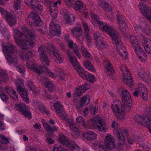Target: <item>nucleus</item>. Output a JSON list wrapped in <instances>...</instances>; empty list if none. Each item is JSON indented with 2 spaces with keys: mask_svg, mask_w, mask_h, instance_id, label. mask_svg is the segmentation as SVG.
<instances>
[{
  "mask_svg": "<svg viewBox=\"0 0 151 151\" xmlns=\"http://www.w3.org/2000/svg\"><path fill=\"white\" fill-rule=\"evenodd\" d=\"M23 33L21 32L17 29H14V37L16 44L19 46L22 50L20 52L19 56L22 60H26L27 61L26 64V67L31 70L40 75L44 71L45 67H42L40 65H37L33 60H28V59L31 58L32 53L28 51V48H31L34 46L35 42L32 41H28L26 39L28 38L31 40H35V35L34 33L33 30L30 31L27 27H23L22 28Z\"/></svg>",
  "mask_w": 151,
  "mask_h": 151,
  "instance_id": "obj_1",
  "label": "nucleus"
},
{
  "mask_svg": "<svg viewBox=\"0 0 151 151\" xmlns=\"http://www.w3.org/2000/svg\"><path fill=\"white\" fill-rule=\"evenodd\" d=\"M48 48L42 45L38 47V52L40 53V58L42 60L43 64L48 65L50 61L47 56L46 51L50 52V55L52 56L56 62L60 63L62 62L63 58L60 52L54 48L53 45L50 44L48 45Z\"/></svg>",
  "mask_w": 151,
  "mask_h": 151,
  "instance_id": "obj_2",
  "label": "nucleus"
},
{
  "mask_svg": "<svg viewBox=\"0 0 151 151\" xmlns=\"http://www.w3.org/2000/svg\"><path fill=\"white\" fill-rule=\"evenodd\" d=\"M15 47L12 44L6 45L3 47V51L8 62L11 65L16 66L18 69L21 75H24L25 73V69L24 67L19 64L17 56L14 53L16 50Z\"/></svg>",
  "mask_w": 151,
  "mask_h": 151,
  "instance_id": "obj_3",
  "label": "nucleus"
},
{
  "mask_svg": "<svg viewBox=\"0 0 151 151\" xmlns=\"http://www.w3.org/2000/svg\"><path fill=\"white\" fill-rule=\"evenodd\" d=\"M114 47H116L117 52L123 58L126 59L128 53L125 48L123 45L119 38L118 33L111 37Z\"/></svg>",
  "mask_w": 151,
  "mask_h": 151,
  "instance_id": "obj_4",
  "label": "nucleus"
},
{
  "mask_svg": "<svg viewBox=\"0 0 151 151\" xmlns=\"http://www.w3.org/2000/svg\"><path fill=\"white\" fill-rule=\"evenodd\" d=\"M67 55L69 60L72 64L74 68L82 78H85L88 74V72L85 71L79 65L76 57L71 53V51L68 50Z\"/></svg>",
  "mask_w": 151,
  "mask_h": 151,
  "instance_id": "obj_5",
  "label": "nucleus"
},
{
  "mask_svg": "<svg viewBox=\"0 0 151 151\" xmlns=\"http://www.w3.org/2000/svg\"><path fill=\"white\" fill-rule=\"evenodd\" d=\"M67 55L69 60L72 64L74 68L82 78H85L88 74V72L85 71L79 65L76 57L71 53V51L68 50Z\"/></svg>",
  "mask_w": 151,
  "mask_h": 151,
  "instance_id": "obj_6",
  "label": "nucleus"
},
{
  "mask_svg": "<svg viewBox=\"0 0 151 151\" xmlns=\"http://www.w3.org/2000/svg\"><path fill=\"white\" fill-rule=\"evenodd\" d=\"M67 55L69 60L72 64L74 68L82 78H85L88 74V72L85 71L79 65L76 57L71 53V51L68 50Z\"/></svg>",
  "mask_w": 151,
  "mask_h": 151,
  "instance_id": "obj_7",
  "label": "nucleus"
},
{
  "mask_svg": "<svg viewBox=\"0 0 151 151\" xmlns=\"http://www.w3.org/2000/svg\"><path fill=\"white\" fill-rule=\"evenodd\" d=\"M65 3L69 7H73L76 10L80 12H84L86 9L85 5L82 1L76 0H63Z\"/></svg>",
  "mask_w": 151,
  "mask_h": 151,
  "instance_id": "obj_8",
  "label": "nucleus"
},
{
  "mask_svg": "<svg viewBox=\"0 0 151 151\" xmlns=\"http://www.w3.org/2000/svg\"><path fill=\"white\" fill-rule=\"evenodd\" d=\"M93 120V119H91L89 121L88 125L89 127H87L88 128L97 129L99 131L102 132L106 131L105 122L103 119H99L98 120L97 123Z\"/></svg>",
  "mask_w": 151,
  "mask_h": 151,
  "instance_id": "obj_9",
  "label": "nucleus"
},
{
  "mask_svg": "<svg viewBox=\"0 0 151 151\" xmlns=\"http://www.w3.org/2000/svg\"><path fill=\"white\" fill-rule=\"evenodd\" d=\"M137 85L138 88L133 93V95L137 97L140 95L144 100H147L148 98V92L147 88L141 83H138Z\"/></svg>",
  "mask_w": 151,
  "mask_h": 151,
  "instance_id": "obj_10",
  "label": "nucleus"
},
{
  "mask_svg": "<svg viewBox=\"0 0 151 151\" xmlns=\"http://www.w3.org/2000/svg\"><path fill=\"white\" fill-rule=\"evenodd\" d=\"M99 22L97 24L99 26V29L107 33L111 37L118 33L111 26H109L102 21Z\"/></svg>",
  "mask_w": 151,
  "mask_h": 151,
  "instance_id": "obj_11",
  "label": "nucleus"
},
{
  "mask_svg": "<svg viewBox=\"0 0 151 151\" xmlns=\"http://www.w3.org/2000/svg\"><path fill=\"white\" fill-rule=\"evenodd\" d=\"M99 22L97 24L99 26V29L107 33L111 37L118 33L111 26H109L102 21Z\"/></svg>",
  "mask_w": 151,
  "mask_h": 151,
  "instance_id": "obj_12",
  "label": "nucleus"
},
{
  "mask_svg": "<svg viewBox=\"0 0 151 151\" xmlns=\"http://www.w3.org/2000/svg\"><path fill=\"white\" fill-rule=\"evenodd\" d=\"M114 134H116L118 145L120 147V146H123L125 142L124 135L127 136L128 135V132L127 130L126 129H124L122 131L120 129L119 130L116 129L114 130Z\"/></svg>",
  "mask_w": 151,
  "mask_h": 151,
  "instance_id": "obj_13",
  "label": "nucleus"
},
{
  "mask_svg": "<svg viewBox=\"0 0 151 151\" xmlns=\"http://www.w3.org/2000/svg\"><path fill=\"white\" fill-rule=\"evenodd\" d=\"M134 121L145 127H148L150 123L151 125V118L148 116L145 115L142 116L138 114H136L134 117Z\"/></svg>",
  "mask_w": 151,
  "mask_h": 151,
  "instance_id": "obj_14",
  "label": "nucleus"
},
{
  "mask_svg": "<svg viewBox=\"0 0 151 151\" xmlns=\"http://www.w3.org/2000/svg\"><path fill=\"white\" fill-rule=\"evenodd\" d=\"M27 20L28 23L30 25H32L33 23L35 26L37 27L41 25L42 23L40 17L36 13L34 12L31 13Z\"/></svg>",
  "mask_w": 151,
  "mask_h": 151,
  "instance_id": "obj_15",
  "label": "nucleus"
},
{
  "mask_svg": "<svg viewBox=\"0 0 151 151\" xmlns=\"http://www.w3.org/2000/svg\"><path fill=\"white\" fill-rule=\"evenodd\" d=\"M104 145L105 148L109 151H111L117 148L114 138L109 134L105 137Z\"/></svg>",
  "mask_w": 151,
  "mask_h": 151,
  "instance_id": "obj_16",
  "label": "nucleus"
},
{
  "mask_svg": "<svg viewBox=\"0 0 151 151\" xmlns=\"http://www.w3.org/2000/svg\"><path fill=\"white\" fill-rule=\"evenodd\" d=\"M111 108L113 112L115 114L117 113L120 115L123 116L125 114L124 109L128 106H123L119 100H116L114 102L111 106Z\"/></svg>",
  "mask_w": 151,
  "mask_h": 151,
  "instance_id": "obj_17",
  "label": "nucleus"
},
{
  "mask_svg": "<svg viewBox=\"0 0 151 151\" xmlns=\"http://www.w3.org/2000/svg\"><path fill=\"white\" fill-rule=\"evenodd\" d=\"M72 34L81 43H82L83 39V31L81 26L80 24L78 25L73 27L71 30Z\"/></svg>",
  "mask_w": 151,
  "mask_h": 151,
  "instance_id": "obj_18",
  "label": "nucleus"
},
{
  "mask_svg": "<svg viewBox=\"0 0 151 151\" xmlns=\"http://www.w3.org/2000/svg\"><path fill=\"white\" fill-rule=\"evenodd\" d=\"M15 108L18 111H20L22 114L24 116L29 118H31V113L29 111L28 108L23 103H21L18 104H16Z\"/></svg>",
  "mask_w": 151,
  "mask_h": 151,
  "instance_id": "obj_19",
  "label": "nucleus"
},
{
  "mask_svg": "<svg viewBox=\"0 0 151 151\" xmlns=\"http://www.w3.org/2000/svg\"><path fill=\"white\" fill-rule=\"evenodd\" d=\"M49 27L50 29V34L52 36L59 35L61 34L60 28L59 25L57 23L54 22L52 20L49 25Z\"/></svg>",
  "mask_w": 151,
  "mask_h": 151,
  "instance_id": "obj_20",
  "label": "nucleus"
},
{
  "mask_svg": "<svg viewBox=\"0 0 151 151\" xmlns=\"http://www.w3.org/2000/svg\"><path fill=\"white\" fill-rule=\"evenodd\" d=\"M59 142L62 145L66 147H71L73 150L76 149H77L76 151L79 150L80 149L77 145L73 144L72 143H70L69 140L66 137L63 135H60L59 138Z\"/></svg>",
  "mask_w": 151,
  "mask_h": 151,
  "instance_id": "obj_21",
  "label": "nucleus"
},
{
  "mask_svg": "<svg viewBox=\"0 0 151 151\" xmlns=\"http://www.w3.org/2000/svg\"><path fill=\"white\" fill-rule=\"evenodd\" d=\"M122 94L123 103L125 106H130L132 100L129 92L127 90L123 89L122 91Z\"/></svg>",
  "mask_w": 151,
  "mask_h": 151,
  "instance_id": "obj_22",
  "label": "nucleus"
},
{
  "mask_svg": "<svg viewBox=\"0 0 151 151\" xmlns=\"http://www.w3.org/2000/svg\"><path fill=\"white\" fill-rule=\"evenodd\" d=\"M17 91L21 95L23 100L26 103H29V99L28 98V93L26 89L22 88L20 86H18L17 87Z\"/></svg>",
  "mask_w": 151,
  "mask_h": 151,
  "instance_id": "obj_23",
  "label": "nucleus"
},
{
  "mask_svg": "<svg viewBox=\"0 0 151 151\" xmlns=\"http://www.w3.org/2000/svg\"><path fill=\"white\" fill-rule=\"evenodd\" d=\"M134 48L135 49V52L140 60L142 61H145L147 57L142 49L139 46Z\"/></svg>",
  "mask_w": 151,
  "mask_h": 151,
  "instance_id": "obj_24",
  "label": "nucleus"
},
{
  "mask_svg": "<svg viewBox=\"0 0 151 151\" xmlns=\"http://www.w3.org/2000/svg\"><path fill=\"white\" fill-rule=\"evenodd\" d=\"M4 89L13 100H18V95L16 93L15 91L12 88L7 86L4 87Z\"/></svg>",
  "mask_w": 151,
  "mask_h": 151,
  "instance_id": "obj_25",
  "label": "nucleus"
},
{
  "mask_svg": "<svg viewBox=\"0 0 151 151\" xmlns=\"http://www.w3.org/2000/svg\"><path fill=\"white\" fill-rule=\"evenodd\" d=\"M122 81L124 83L128 86L131 88L133 87V80L130 73H129V75L127 76L124 73L122 78Z\"/></svg>",
  "mask_w": 151,
  "mask_h": 151,
  "instance_id": "obj_26",
  "label": "nucleus"
},
{
  "mask_svg": "<svg viewBox=\"0 0 151 151\" xmlns=\"http://www.w3.org/2000/svg\"><path fill=\"white\" fill-rule=\"evenodd\" d=\"M54 107L56 113L59 116H64L65 113L62 112V106L59 102H57L54 104Z\"/></svg>",
  "mask_w": 151,
  "mask_h": 151,
  "instance_id": "obj_27",
  "label": "nucleus"
},
{
  "mask_svg": "<svg viewBox=\"0 0 151 151\" xmlns=\"http://www.w3.org/2000/svg\"><path fill=\"white\" fill-rule=\"evenodd\" d=\"M98 3L104 10L111 13L112 7L104 1L99 0L98 1Z\"/></svg>",
  "mask_w": 151,
  "mask_h": 151,
  "instance_id": "obj_28",
  "label": "nucleus"
},
{
  "mask_svg": "<svg viewBox=\"0 0 151 151\" xmlns=\"http://www.w3.org/2000/svg\"><path fill=\"white\" fill-rule=\"evenodd\" d=\"M75 18V16L71 14H65L63 16L64 20L67 24H71L74 22Z\"/></svg>",
  "mask_w": 151,
  "mask_h": 151,
  "instance_id": "obj_29",
  "label": "nucleus"
},
{
  "mask_svg": "<svg viewBox=\"0 0 151 151\" xmlns=\"http://www.w3.org/2000/svg\"><path fill=\"white\" fill-rule=\"evenodd\" d=\"M145 26H147L145 24H143L140 25L136 24L134 25V28L136 31H138V32L142 31L143 32H146L148 34L150 32V29L147 28H142L143 27Z\"/></svg>",
  "mask_w": 151,
  "mask_h": 151,
  "instance_id": "obj_30",
  "label": "nucleus"
},
{
  "mask_svg": "<svg viewBox=\"0 0 151 151\" xmlns=\"http://www.w3.org/2000/svg\"><path fill=\"white\" fill-rule=\"evenodd\" d=\"M145 50L147 53H151V40L148 38L145 39L143 43Z\"/></svg>",
  "mask_w": 151,
  "mask_h": 151,
  "instance_id": "obj_31",
  "label": "nucleus"
},
{
  "mask_svg": "<svg viewBox=\"0 0 151 151\" xmlns=\"http://www.w3.org/2000/svg\"><path fill=\"white\" fill-rule=\"evenodd\" d=\"M138 6L139 9L144 15L149 11H151L150 8L147 7L145 4L142 1L139 3Z\"/></svg>",
  "mask_w": 151,
  "mask_h": 151,
  "instance_id": "obj_32",
  "label": "nucleus"
},
{
  "mask_svg": "<svg viewBox=\"0 0 151 151\" xmlns=\"http://www.w3.org/2000/svg\"><path fill=\"white\" fill-rule=\"evenodd\" d=\"M44 127L47 132H53L57 131L58 129V127L55 126L51 127L49 124L47 122L43 123Z\"/></svg>",
  "mask_w": 151,
  "mask_h": 151,
  "instance_id": "obj_33",
  "label": "nucleus"
},
{
  "mask_svg": "<svg viewBox=\"0 0 151 151\" xmlns=\"http://www.w3.org/2000/svg\"><path fill=\"white\" fill-rule=\"evenodd\" d=\"M82 24L84 29L85 35L86 38L89 40L90 38V34L89 33L90 29L88 27V24L86 22L84 21L82 22Z\"/></svg>",
  "mask_w": 151,
  "mask_h": 151,
  "instance_id": "obj_34",
  "label": "nucleus"
},
{
  "mask_svg": "<svg viewBox=\"0 0 151 151\" xmlns=\"http://www.w3.org/2000/svg\"><path fill=\"white\" fill-rule=\"evenodd\" d=\"M103 64L105 68L110 73H114V70L113 68V66L108 61H104Z\"/></svg>",
  "mask_w": 151,
  "mask_h": 151,
  "instance_id": "obj_35",
  "label": "nucleus"
},
{
  "mask_svg": "<svg viewBox=\"0 0 151 151\" xmlns=\"http://www.w3.org/2000/svg\"><path fill=\"white\" fill-rule=\"evenodd\" d=\"M84 65L86 68L90 71L93 72L95 71V69L91 63L89 61L85 60L84 61Z\"/></svg>",
  "mask_w": 151,
  "mask_h": 151,
  "instance_id": "obj_36",
  "label": "nucleus"
},
{
  "mask_svg": "<svg viewBox=\"0 0 151 151\" xmlns=\"http://www.w3.org/2000/svg\"><path fill=\"white\" fill-rule=\"evenodd\" d=\"M43 81H45L46 82L44 83L45 86L48 88L49 91H52L55 87L52 83L46 78H43Z\"/></svg>",
  "mask_w": 151,
  "mask_h": 151,
  "instance_id": "obj_37",
  "label": "nucleus"
},
{
  "mask_svg": "<svg viewBox=\"0 0 151 151\" xmlns=\"http://www.w3.org/2000/svg\"><path fill=\"white\" fill-rule=\"evenodd\" d=\"M130 41L132 46L135 48L139 46V43L137 39L133 35H131Z\"/></svg>",
  "mask_w": 151,
  "mask_h": 151,
  "instance_id": "obj_38",
  "label": "nucleus"
},
{
  "mask_svg": "<svg viewBox=\"0 0 151 151\" xmlns=\"http://www.w3.org/2000/svg\"><path fill=\"white\" fill-rule=\"evenodd\" d=\"M34 104V106H35L36 108L39 110L40 111H45L46 109L42 103L36 101L35 102Z\"/></svg>",
  "mask_w": 151,
  "mask_h": 151,
  "instance_id": "obj_39",
  "label": "nucleus"
},
{
  "mask_svg": "<svg viewBox=\"0 0 151 151\" xmlns=\"http://www.w3.org/2000/svg\"><path fill=\"white\" fill-rule=\"evenodd\" d=\"M90 101V96L88 95H86L81 98L80 104L81 105H87L89 103Z\"/></svg>",
  "mask_w": 151,
  "mask_h": 151,
  "instance_id": "obj_40",
  "label": "nucleus"
},
{
  "mask_svg": "<svg viewBox=\"0 0 151 151\" xmlns=\"http://www.w3.org/2000/svg\"><path fill=\"white\" fill-rule=\"evenodd\" d=\"M96 47L99 50H101L105 47V43L104 41L101 40L96 42Z\"/></svg>",
  "mask_w": 151,
  "mask_h": 151,
  "instance_id": "obj_41",
  "label": "nucleus"
},
{
  "mask_svg": "<svg viewBox=\"0 0 151 151\" xmlns=\"http://www.w3.org/2000/svg\"><path fill=\"white\" fill-rule=\"evenodd\" d=\"M138 75L140 78L142 79H146L148 77V74L147 73L142 69L139 70Z\"/></svg>",
  "mask_w": 151,
  "mask_h": 151,
  "instance_id": "obj_42",
  "label": "nucleus"
},
{
  "mask_svg": "<svg viewBox=\"0 0 151 151\" xmlns=\"http://www.w3.org/2000/svg\"><path fill=\"white\" fill-rule=\"evenodd\" d=\"M6 19L10 25H14L16 23V18L13 16L10 15Z\"/></svg>",
  "mask_w": 151,
  "mask_h": 151,
  "instance_id": "obj_43",
  "label": "nucleus"
},
{
  "mask_svg": "<svg viewBox=\"0 0 151 151\" xmlns=\"http://www.w3.org/2000/svg\"><path fill=\"white\" fill-rule=\"evenodd\" d=\"M85 78L88 81L91 83H93L96 81V79L94 76L88 72V74L86 75Z\"/></svg>",
  "mask_w": 151,
  "mask_h": 151,
  "instance_id": "obj_44",
  "label": "nucleus"
},
{
  "mask_svg": "<svg viewBox=\"0 0 151 151\" xmlns=\"http://www.w3.org/2000/svg\"><path fill=\"white\" fill-rule=\"evenodd\" d=\"M88 135L87 138L88 139L93 140L96 138V134L94 132L92 131H88L87 132Z\"/></svg>",
  "mask_w": 151,
  "mask_h": 151,
  "instance_id": "obj_45",
  "label": "nucleus"
},
{
  "mask_svg": "<svg viewBox=\"0 0 151 151\" xmlns=\"http://www.w3.org/2000/svg\"><path fill=\"white\" fill-rule=\"evenodd\" d=\"M76 122L77 124L82 125L85 128H87L85 125V120L82 116H78L77 117Z\"/></svg>",
  "mask_w": 151,
  "mask_h": 151,
  "instance_id": "obj_46",
  "label": "nucleus"
},
{
  "mask_svg": "<svg viewBox=\"0 0 151 151\" xmlns=\"http://www.w3.org/2000/svg\"><path fill=\"white\" fill-rule=\"evenodd\" d=\"M90 16L92 19L91 22L92 23L93 21H95L97 24L98 23L99 21H101L99 19L98 16L95 15V14L93 12H91Z\"/></svg>",
  "mask_w": 151,
  "mask_h": 151,
  "instance_id": "obj_47",
  "label": "nucleus"
},
{
  "mask_svg": "<svg viewBox=\"0 0 151 151\" xmlns=\"http://www.w3.org/2000/svg\"><path fill=\"white\" fill-rule=\"evenodd\" d=\"M119 68L122 73L123 76L124 73L127 76H128L129 73H130L128 68L124 65H122Z\"/></svg>",
  "mask_w": 151,
  "mask_h": 151,
  "instance_id": "obj_48",
  "label": "nucleus"
},
{
  "mask_svg": "<svg viewBox=\"0 0 151 151\" xmlns=\"http://www.w3.org/2000/svg\"><path fill=\"white\" fill-rule=\"evenodd\" d=\"M79 87L83 92L84 93L86 91L90 88V86L89 83H85L84 84L79 86Z\"/></svg>",
  "mask_w": 151,
  "mask_h": 151,
  "instance_id": "obj_49",
  "label": "nucleus"
},
{
  "mask_svg": "<svg viewBox=\"0 0 151 151\" xmlns=\"http://www.w3.org/2000/svg\"><path fill=\"white\" fill-rule=\"evenodd\" d=\"M72 49H73L74 52L75 54L79 58L81 57V55L79 52L78 47L76 45V44H74V46L73 48Z\"/></svg>",
  "mask_w": 151,
  "mask_h": 151,
  "instance_id": "obj_50",
  "label": "nucleus"
},
{
  "mask_svg": "<svg viewBox=\"0 0 151 151\" xmlns=\"http://www.w3.org/2000/svg\"><path fill=\"white\" fill-rule=\"evenodd\" d=\"M118 25L121 32L123 33H124L126 30V27H127V25L125 22L119 24Z\"/></svg>",
  "mask_w": 151,
  "mask_h": 151,
  "instance_id": "obj_51",
  "label": "nucleus"
},
{
  "mask_svg": "<svg viewBox=\"0 0 151 151\" xmlns=\"http://www.w3.org/2000/svg\"><path fill=\"white\" fill-rule=\"evenodd\" d=\"M0 12L1 13V15L3 18H4L6 19L11 14H8L7 11L5 10L3 8L0 7Z\"/></svg>",
  "mask_w": 151,
  "mask_h": 151,
  "instance_id": "obj_52",
  "label": "nucleus"
},
{
  "mask_svg": "<svg viewBox=\"0 0 151 151\" xmlns=\"http://www.w3.org/2000/svg\"><path fill=\"white\" fill-rule=\"evenodd\" d=\"M0 142L4 144H6L9 142L8 139L4 135L0 134Z\"/></svg>",
  "mask_w": 151,
  "mask_h": 151,
  "instance_id": "obj_53",
  "label": "nucleus"
},
{
  "mask_svg": "<svg viewBox=\"0 0 151 151\" xmlns=\"http://www.w3.org/2000/svg\"><path fill=\"white\" fill-rule=\"evenodd\" d=\"M59 3V4L60 3L59 1H57L56 2L53 4V5H52V6L50 9V11H53L54 12H56L58 13V9L57 7V4Z\"/></svg>",
  "mask_w": 151,
  "mask_h": 151,
  "instance_id": "obj_54",
  "label": "nucleus"
},
{
  "mask_svg": "<svg viewBox=\"0 0 151 151\" xmlns=\"http://www.w3.org/2000/svg\"><path fill=\"white\" fill-rule=\"evenodd\" d=\"M98 108L95 106H91L90 108V111L91 114L94 115L97 112Z\"/></svg>",
  "mask_w": 151,
  "mask_h": 151,
  "instance_id": "obj_55",
  "label": "nucleus"
},
{
  "mask_svg": "<svg viewBox=\"0 0 151 151\" xmlns=\"http://www.w3.org/2000/svg\"><path fill=\"white\" fill-rule=\"evenodd\" d=\"M83 93L79 86H78L75 90L74 92V95L75 96H78L82 95Z\"/></svg>",
  "mask_w": 151,
  "mask_h": 151,
  "instance_id": "obj_56",
  "label": "nucleus"
},
{
  "mask_svg": "<svg viewBox=\"0 0 151 151\" xmlns=\"http://www.w3.org/2000/svg\"><path fill=\"white\" fill-rule=\"evenodd\" d=\"M69 124L70 126V128L73 131H74L77 135H78V133H77L78 129H77L74 126L73 124V122L71 121L69 123Z\"/></svg>",
  "mask_w": 151,
  "mask_h": 151,
  "instance_id": "obj_57",
  "label": "nucleus"
},
{
  "mask_svg": "<svg viewBox=\"0 0 151 151\" xmlns=\"http://www.w3.org/2000/svg\"><path fill=\"white\" fill-rule=\"evenodd\" d=\"M21 0H14V6L16 10H18L20 7Z\"/></svg>",
  "mask_w": 151,
  "mask_h": 151,
  "instance_id": "obj_58",
  "label": "nucleus"
},
{
  "mask_svg": "<svg viewBox=\"0 0 151 151\" xmlns=\"http://www.w3.org/2000/svg\"><path fill=\"white\" fill-rule=\"evenodd\" d=\"M117 17L118 24L123 23L124 22H125L124 19V18L122 15L119 14L117 15Z\"/></svg>",
  "mask_w": 151,
  "mask_h": 151,
  "instance_id": "obj_59",
  "label": "nucleus"
},
{
  "mask_svg": "<svg viewBox=\"0 0 151 151\" xmlns=\"http://www.w3.org/2000/svg\"><path fill=\"white\" fill-rule=\"evenodd\" d=\"M45 72L47 75L51 77L55 78L56 77L55 75L48 69H47Z\"/></svg>",
  "mask_w": 151,
  "mask_h": 151,
  "instance_id": "obj_60",
  "label": "nucleus"
},
{
  "mask_svg": "<svg viewBox=\"0 0 151 151\" xmlns=\"http://www.w3.org/2000/svg\"><path fill=\"white\" fill-rule=\"evenodd\" d=\"M83 56H84L86 58L89 59H91V56L89 52L87 50L83 53Z\"/></svg>",
  "mask_w": 151,
  "mask_h": 151,
  "instance_id": "obj_61",
  "label": "nucleus"
},
{
  "mask_svg": "<svg viewBox=\"0 0 151 151\" xmlns=\"http://www.w3.org/2000/svg\"><path fill=\"white\" fill-rule=\"evenodd\" d=\"M135 141L136 144L139 143L142 147L144 145L143 141L141 139L137 138V139Z\"/></svg>",
  "mask_w": 151,
  "mask_h": 151,
  "instance_id": "obj_62",
  "label": "nucleus"
},
{
  "mask_svg": "<svg viewBox=\"0 0 151 151\" xmlns=\"http://www.w3.org/2000/svg\"><path fill=\"white\" fill-rule=\"evenodd\" d=\"M52 151H66V150H65L64 149L61 147H54Z\"/></svg>",
  "mask_w": 151,
  "mask_h": 151,
  "instance_id": "obj_63",
  "label": "nucleus"
},
{
  "mask_svg": "<svg viewBox=\"0 0 151 151\" xmlns=\"http://www.w3.org/2000/svg\"><path fill=\"white\" fill-rule=\"evenodd\" d=\"M145 16L147 19L151 22V10L145 14Z\"/></svg>",
  "mask_w": 151,
  "mask_h": 151,
  "instance_id": "obj_64",
  "label": "nucleus"
}]
</instances>
